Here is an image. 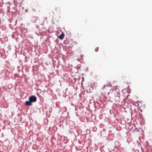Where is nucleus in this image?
<instances>
[{"instance_id":"obj_1","label":"nucleus","mask_w":152,"mask_h":152,"mask_svg":"<svg viewBox=\"0 0 152 152\" xmlns=\"http://www.w3.org/2000/svg\"><path fill=\"white\" fill-rule=\"evenodd\" d=\"M37 99L36 97L34 96H31L29 98V100L32 103L35 102L36 101Z\"/></svg>"},{"instance_id":"obj_2","label":"nucleus","mask_w":152,"mask_h":152,"mask_svg":"<svg viewBox=\"0 0 152 152\" xmlns=\"http://www.w3.org/2000/svg\"><path fill=\"white\" fill-rule=\"evenodd\" d=\"M25 104L26 105L30 106L32 104L30 101H26L25 102Z\"/></svg>"},{"instance_id":"obj_3","label":"nucleus","mask_w":152,"mask_h":152,"mask_svg":"<svg viewBox=\"0 0 152 152\" xmlns=\"http://www.w3.org/2000/svg\"><path fill=\"white\" fill-rule=\"evenodd\" d=\"M64 33H62L61 35L59 36V38L62 39H64Z\"/></svg>"},{"instance_id":"obj_4","label":"nucleus","mask_w":152,"mask_h":152,"mask_svg":"<svg viewBox=\"0 0 152 152\" xmlns=\"http://www.w3.org/2000/svg\"><path fill=\"white\" fill-rule=\"evenodd\" d=\"M99 48L98 47L96 48L95 49V50L96 52H97L99 50Z\"/></svg>"},{"instance_id":"obj_5","label":"nucleus","mask_w":152,"mask_h":152,"mask_svg":"<svg viewBox=\"0 0 152 152\" xmlns=\"http://www.w3.org/2000/svg\"><path fill=\"white\" fill-rule=\"evenodd\" d=\"M106 85L107 87H108L109 86H112L110 84H107Z\"/></svg>"},{"instance_id":"obj_6","label":"nucleus","mask_w":152,"mask_h":152,"mask_svg":"<svg viewBox=\"0 0 152 152\" xmlns=\"http://www.w3.org/2000/svg\"><path fill=\"white\" fill-rule=\"evenodd\" d=\"M56 9H57V8L56 7H55L53 9V10L54 11V12L56 11Z\"/></svg>"},{"instance_id":"obj_7","label":"nucleus","mask_w":152,"mask_h":152,"mask_svg":"<svg viewBox=\"0 0 152 152\" xmlns=\"http://www.w3.org/2000/svg\"><path fill=\"white\" fill-rule=\"evenodd\" d=\"M106 85H104V86L103 87H102V89H104V88H105L106 87Z\"/></svg>"},{"instance_id":"obj_8","label":"nucleus","mask_w":152,"mask_h":152,"mask_svg":"<svg viewBox=\"0 0 152 152\" xmlns=\"http://www.w3.org/2000/svg\"><path fill=\"white\" fill-rule=\"evenodd\" d=\"M84 78L83 77L82 78V81H84Z\"/></svg>"},{"instance_id":"obj_9","label":"nucleus","mask_w":152,"mask_h":152,"mask_svg":"<svg viewBox=\"0 0 152 152\" xmlns=\"http://www.w3.org/2000/svg\"><path fill=\"white\" fill-rule=\"evenodd\" d=\"M91 87L93 90L94 89V87L93 86H92Z\"/></svg>"}]
</instances>
